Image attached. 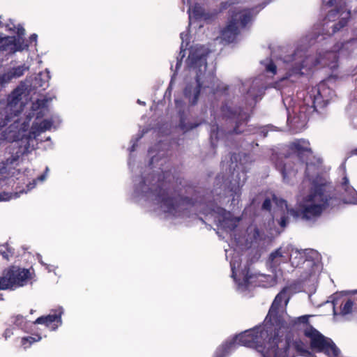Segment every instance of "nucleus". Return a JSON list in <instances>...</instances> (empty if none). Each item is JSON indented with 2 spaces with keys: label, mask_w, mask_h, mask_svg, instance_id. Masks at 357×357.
I'll use <instances>...</instances> for the list:
<instances>
[{
  "label": "nucleus",
  "mask_w": 357,
  "mask_h": 357,
  "mask_svg": "<svg viewBox=\"0 0 357 357\" xmlns=\"http://www.w3.org/2000/svg\"><path fill=\"white\" fill-rule=\"evenodd\" d=\"M32 91H12L8 96L6 107L0 111V129L7 126L10 122L13 123L8 128V135L6 139L16 141L19 138L21 130H25L31 117L35 116L36 119L43 118L47 111V99H37L32 102V115L27 116V122H24L20 126L18 116L28 103L29 98Z\"/></svg>",
  "instance_id": "2"
},
{
  "label": "nucleus",
  "mask_w": 357,
  "mask_h": 357,
  "mask_svg": "<svg viewBox=\"0 0 357 357\" xmlns=\"http://www.w3.org/2000/svg\"><path fill=\"white\" fill-rule=\"evenodd\" d=\"M191 92H192V91H188V90L183 91V96L185 98H188L191 96Z\"/></svg>",
  "instance_id": "47"
},
{
  "label": "nucleus",
  "mask_w": 357,
  "mask_h": 357,
  "mask_svg": "<svg viewBox=\"0 0 357 357\" xmlns=\"http://www.w3.org/2000/svg\"><path fill=\"white\" fill-rule=\"evenodd\" d=\"M269 259L273 263L280 264L289 260V253L288 250L285 251L282 248H280L271 253Z\"/></svg>",
  "instance_id": "24"
},
{
  "label": "nucleus",
  "mask_w": 357,
  "mask_h": 357,
  "mask_svg": "<svg viewBox=\"0 0 357 357\" xmlns=\"http://www.w3.org/2000/svg\"><path fill=\"white\" fill-rule=\"evenodd\" d=\"M239 33L237 15H231L227 25L221 31V37L223 40L231 43L236 40Z\"/></svg>",
  "instance_id": "14"
},
{
  "label": "nucleus",
  "mask_w": 357,
  "mask_h": 357,
  "mask_svg": "<svg viewBox=\"0 0 357 357\" xmlns=\"http://www.w3.org/2000/svg\"><path fill=\"white\" fill-rule=\"evenodd\" d=\"M321 61L319 60V58H314L312 56H307L305 57L304 59L302 60V61L296 64L295 66L292 68V73L302 75L305 74V73L303 71V70H305L306 72L311 71L313 68L317 66V65L320 64Z\"/></svg>",
  "instance_id": "16"
},
{
  "label": "nucleus",
  "mask_w": 357,
  "mask_h": 357,
  "mask_svg": "<svg viewBox=\"0 0 357 357\" xmlns=\"http://www.w3.org/2000/svg\"><path fill=\"white\" fill-rule=\"evenodd\" d=\"M245 178L242 182L238 181L237 185L234 188V189L232 188L231 191L234 192L235 195H238L240 193L241 187L245 183Z\"/></svg>",
  "instance_id": "40"
},
{
  "label": "nucleus",
  "mask_w": 357,
  "mask_h": 357,
  "mask_svg": "<svg viewBox=\"0 0 357 357\" xmlns=\"http://www.w3.org/2000/svg\"><path fill=\"white\" fill-rule=\"evenodd\" d=\"M24 32H25V31H24V29L22 27L18 28V29H17V35L19 36H21L24 35Z\"/></svg>",
  "instance_id": "46"
},
{
  "label": "nucleus",
  "mask_w": 357,
  "mask_h": 357,
  "mask_svg": "<svg viewBox=\"0 0 357 357\" xmlns=\"http://www.w3.org/2000/svg\"><path fill=\"white\" fill-rule=\"evenodd\" d=\"M41 340V336L40 335H35L34 336H27L24 337L21 340V344L26 349L29 347L33 342H38Z\"/></svg>",
  "instance_id": "30"
},
{
  "label": "nucleus",
  "mask_w": 357,
  "mask_h": 357,
  "mask_svg": "<svg viewBox=\"0 0 357 357\" xmlns=\"http://www.w3.org/2000/svg\"><path fill=\"white\" fill-rule=\"evenodd\" d=\"M137 102L142 105H146V103L144 102L141 101L140 100H137Z\"/></svg>",
  "instance_id": "50"
},
{
  "label": "nucleus",
  "mask_w": 357,
  "mask_h": 357,
  "mask_svg": "<svg viewBox=\"0 0 357 357\" xmlns=\"http://www.w3.org/2000/svg\"><path fill=\"white\" fill-rule=\"evenodd\" d=\"M250 278H251V276H250V275H249L248 273H247L245 274V279L246 280H249V279H250Z\"/></svg>",
  "instance_id": "48"
},
{
  "label": "nucleus",
  "mask_w": 357,
  "mask_h": 357,
  "mask_svg": "<svg viewBox=\"0 0 357 357\" xmlns=\"http://www.w3.org/2000/svg\"><path fill=\"white\" fill-rule=\"evenodd\" d=\"M175 105H176V107L179 109V110H178L179 127L182 130L186 132V131L190 130L196 128L197 126H198L199 124H197V123L188 124V123H185L186 116H185V112L181 109V107H183V102L181 100H180L178 99H176Z\"/></svg>",
  "instance_id": "21"
},
{
  "label": "nucleus",
  "mask_w": 357,
  "mask_h": 357,
  "mask_svg": "<svg viewBox=\"0 0 357 357\" xmlns=\"http://www.w3.org/2000/svg\"><path fill=\"white\" fill-rule=\"evenodd\" d=\"M49 72L40 73L26 79L25 82L21 86H17L15 89H46L49 87Z\"/></svg>",
  "instance_id": "11"
},
{
  "label": "nucleus",
  "mask_w": 357,
  "mask_h": 357,
  "mask_svg": "<svg viewBox=\"0 0 357 357\" xmlns=\"http://www.w3.org/2000/svg\"><path fill=\"white\" fill-rule=\"evenodd\" d=\"M322 91H297L296 96L301 100L300 107H305L306 111H317L327 106L328 99L324 98Z\"/></svg>",
  "instance_id": "10"
},
{
  "label": "nucleus",
  "mask_w": 357,
  "mask_h": 357,
  "mask_svg": "<svg viewBox=\"0 0 357 357\" xmlns=\"http://www.w3.org/2000/svg\"><path fill=\"white\" fill-rule=\"evenodd\" d=\"M63 314L62 308H58L54 310V314L46 316H41L36 319L34 324H43L50 328L52 330H56L61 324V315Z\"/></svg>",
  "instance_id": "15"
},
{
  "label": "nucleus",
  "mask_w": 357,
  "mask_h": 357,
  "mask_svg": "<svg viewBox=\"0 0 357 357\" xmlns=\"http://www.w3.org/2000/svg\"><path fill=\"white\" fill-rule=\"evenodd\" d=\"M306 204L301 206L295 215L305 220H315L328 208H333L340 204L335 188L330 183H314L305 198Z\"/></svg>",
  "instance_id": "3"
},
{
  "label": "nucleus",
  "mask_w": 357,
  "mask_h": 357,
  "mask_svg": "<svg viewBox=\"0 0 357 357\" xmlns=\"http://www.w3.org/2000/svg\"><path fill=\"white\" fill-rule=\"evenodd\" d=\"M188 65L192 68V80L185 89H228L218 83V79L213 72L207 70L206 55L190 52Z\"/></svg>",
  "instance_id": "5"
},
{
  "label": "nucleus",
  "mask_w": 357,
  "mask_h": 357,
  "mask_svg": "<svg viewBox=\"0 0 357 357\" xmlns=\"http://www.w3.org/2000/svg\"><path fill=\"white\" fill-rule=\"evenodd\" d=\"M1 249H0V255L4 259L8 260L10 257H13L14 255V249L9 246L8 243L3 245L1 246Z\"/></svg>",
  "instance_id": "33"
},
{
  "label": "nucleus",
  "mask_w": 357,
  "mask_h": 357,
  "mask_svg": "<svg viewBox=\"0 0 357 357\" xmlns=\"http://www.w3.org/2000/svg\"><path fill=\"white\" fill-rule=\"evenodd\" d=\"M45 175H41V176L39 177V179H40V180H41V181H43V180H44V179H45Z\"/></svg>",
  "instance_id": "53"
},
{
  "label": "nucleus",
  "mask_w": 357,
  "mask_h": 357,
  "mask_svg": "<svg viewBox=\"0 0 357 357\" xmlns=\"http://www.w3.org/2000/svg\"><path fill=\"white\" fill-rule=\"evenodd\" d=\"M220 111L223 119L234 123L233 129L228 130L229 135H240L245 131L249 116L243 108L232 107L225 103L221 106Z\"/></svg>",
  "instance_id": "7"
},
{
  "label": "nucleus",
  "mask_w": 357,
  "mask_h": 357,
  "mask_svg": "<svg viewBox=\"0 0 357 357\" xmlns=\"http://www.w3.org/2000/svg\"><path fill=\"white\" fill-rule=\"evenodd\" d=\"M53 122L52 120L44 119L40 123H33L32 128L36 129L39 132H43L51 129Z\"/></svg>",
  "instance_id": "28"
},
{
  "label": "nucleus",
  "mask_w": 357,
  "mask_h": 357,
  "mask_svg": "<svg viewBox=\"0 0 357 357\" xmlns=\"http://www.w3.org/2000/svg\"><path fill=\"white\" fill-rule=\"evenodd\" d=\"M234 268L233 266H231V269H232V271H234Z\"/></svg>",
  "instance_id": "56"
},
{
  "label": "nucleus",
  "mask_w": 357,
  "mask_h": 357,
  "mask_svg": "<svg viewBox=\"0 0 357 357\" xmlns=\"http://www.w3.org/2000/svg\"><path fill=\"white\" fill-rule=\"evenodd\" d=\"M334 315H347L352 312L354 302L349 298H344L341 293H335L332 296Z\"/></svg>",
  "instance_id": "13"
},
{
  "label": "nucleus",
  "mask_w": 357,
  "mask_h": 357,
  "mask_svg": "<svg viewBox=\"0 0 357 357\" xmlns=\"http://www.w3.org/2000/svg\"><path fill=\"white\" fill-rule=\"evenodd\" d=\"M310 315H303L291 319L289 328L296 332H302L310 339V348L319 353H324L328 357H338L340 350L329 337L324 336L310 323Z\"/></svg>",
  "instance_id": "4"
},
{
  "label": "nucleus",
  "mask_w": 357,
  "mask_h": 357,
  "mask_svg": "<svg viewBox=\"0 0 357 357\" xmlns=\"http://www.w3.org/2000/svg\"><path fill=\"white\" fill-rule=\"evenodd\" d=\"M183 56V55H182V56L180 59H177L176 65V70L178 69L181 66Z\"/></svg>",
  "instance_id": "45"
},
{
  "label": "nucleus",
  "mask_w": 357,
  "mask_h": 357,
  "mask_svg": "<svg viewBox=\"0 0 357 357\" xmlns=\"http://www.w3.org/2000/svg\"><path fill=\"white\" fill-rule=\"evenodd\" d=\"M351 153L354 154V155H357V149H354L351 151Z\"/></svg>",
  "instance_id": "52"
},
{
  "label": "nucleus",
  "mask_w": 357,
  "mask_h": 357,
  "mask_svg": "<svg viewBox=\"0 0 357 357\" xmlns=\"http://www.w3.org/2000/svg\"><path fill=\"white\" fill-rule=\"evenodd\" d=\"M26 70L24 65L10 68L6 73L0 75V89L5 88L13 79L22 76Z\"/></svg>",
  "instance_id": "18"
},
{
  "label": "nucleus",
  "mask_w": 357,
  "mask_h": 357,
  "mask_svg": "<svg viewBox=\"0 0 357 357\" xmlns=\"http://www.w3.org/2000/svg\"><path fill=\"white\" fill-rule=\"evenodd\" d=\"M16 39L15 37H5L0 39V52H14L18 48H16Z\"/></svg>",
  "instance_id": "25"
},
{
  "label": "nucleus",
  "mask_w": 357,
  "mask_h": 357,
  "mask_svg": "<svg viewBox=\"0 0 357 357\" xmlns=\"http://www.w3.org/2000/svg\"><path fill=\"white\" fill-rule=\"evenodd\" d=\"M240 333L238 335H236L231 340H228L223 344L216 350L215 355L213 357H226L227 355L234 349L236 348V344L242 345L246 347L241 341L240 340Z\"/></svg>",
  "instance_id": "17"
},
{
  "label": "nucleus",
  "mask_w": 357,
  "mask_h": 357,
  "mask_svg": "<svg viewBox=\"0 0 357 357\" xmlns=\"http://www.w3.org/2000/svg\"><path fill=\"white\" fill-rule=\"evenodd\" d=\"M231 15H237L238 23L240 22L242 27H245L251 20L250 13L232 12Z\"/></svg>",
  "instance_id": "29"
},
{
  "label": "nucleus",
  "mask_w": 357,
  "mask_h": 357,
  "mask_svg": "<svg viewBox=\"0 0 357 357\" xmlns=\"http://www.w3.org/2000/svg\"><path fill=\"white\" fill-rule=\"evenodd\" d=\"M218 126H217L215 129H213L211 130V138H213V137H215V139L218 138L217 135H218Z\"/></svg>",
  "instance_id": "41"
},
{
  "label": "nucleus",
  "mask_w": 357,
  "mask_h": 357,
  "mask_svg": "<svg viewBox=\"0 0 357 357\" xmlns=\"http://www.w3.org/2000/svg\"><path fill=\"white\" fill-rule=\"evenodd\" d=\"M289 151L296 155L301 164H305V176L311 180L319 172L318 166L314 163H309L308 160L312 155L313 151L309 140L301 138L290 142L287 145Z\"/></svg>",
  "instance_id": "6"
},
{
  "label": "nucleus",
  "mask_w": 357,
  "mask_h": 357,
  "mask_svg": "<svg viewBox=\"0 0 357 357\" xmlns=\"http://www.w3.org/2000/svg\"><path fill=\"white\" fill-rule=\"evenodd\" d=\"M167 91H166L165 96H166ZM168 92L170 93L171 90H169Z\"/></svg>",
  "instance_id": "55"
},
{
  "label": "nucleus",
  "mask_w": 357,
  "mask_h": 357,
  "mask_svg": "<svg viewBox=\"0 0 357 357\" xmlns=\"http://www.w3.org/2000/svg\"><path fill=\"white\" fill-rule=\"evenodd\" d=\"M287 288L282 289V290L280 291L275 296V298L272 303V307H275L278 308V307H280L283 301H285V303L287 304L289 299V298L287 297Z\"/></svg>",
  "instance_id": "27"
},
{
  "label": "nucleus",
  "mask_w": 357,
  "mask_h": 357,
  "mask_svg": "<svg viewBox=\"0 0 357 357\" xmlns=\"http://www.w3.org/2000/svg\"><path fill=\"white\" fill-rule=\"evenodd\" d=\"M200 92L201 91H194L193 97L192 100H190L191 105H195L197 104L200 95Z\"/></svg>",
  "instance_id": "39"
},
{
  "label": "nucleus",
  "mask_w": 357,
  "mask_h": 357,
  "mask_svg": "<svg viewBox=\"0 0 357 357\" xmlns=\"http://www.w3.org/2000/svg\"><path fill=\"white\" fill-rule=\"evenodd\" d=\"M326 56L328 58H333L334 59H337V55L334 52H327L326 53Z\"/></svg>",
  "instance_id": "42"
},
{
  "label": "nucleus",
  "mask_w": 357,
  "mask_h": 357,
  "mask_svg": "<svg viewBox=\"0 0 357 357\" xmlns=\"http://www.w3.org/2000/svg\"><path fill=\"white\" fill-rule=\"evenodd\" d=\"M289 260L291 261L293 266H299L305 261V252L296 250L292 254L289 255Z\"/></svg>",
  "instance_id": "26"
},
{
  "label": "nucleus",
  "mask_w": 357,
  "mask_h": 357,
  "mask_svg": "<svg viewBox=\"0 0 357 357\" xmlns=\"http://www.w3.org/2000/svg\"><path fill=\"white\" fill-rule=\"evenodd\" d=\"M23 319H24V318H23V317H22V316L18 315V316L17 317L16 321H19V320H22H22H23Z\"/></svg>",
  "instance_id": "49"
},
{
  "label": "nucleus",
  "mask_w": 357,
  "mask_h": 357,
  "mask_svg": "<svg viewBox=\"0 0 357 357\" xmlns=\"http://www.w3.org/2000/svg\"><path fill=\"white\" fill-rule=\"evenodd\" d=\"M294 162H286L283 165H277V168L279 169L282 174L283 181L287 183H291L298 173V168L296 167Z\"/></svg>",
  "instance_id": "20"
},
{
  "label": "nucleus",
  "mask_w": 357,
  "mask_h": 357,
  "mask_svg": "<svg viewBox=\"0 0 357 357\" xmlns=\"http://www.w3.org/2000/svg\"><path fill=\"white\" fill-rule=\"evenodd\" d=\"M8 268L15 289L26 285L32 280V273L29 269L17 266H10Z\"/></svg>",
  "instance_id": "12"
},
{
  "label": "nucleus",
  "mask_w": 357,
  "mask_h": 357,
  "mask_svg": "<svg viewBox=\"0 0 357 357\" xmlns=\"http://www.w3.org/2000/svg\"><path fill=\"white\" fill-rule=\"evenodd\" d=\"M340 185L344 190L343 202L347 204H355L357 202V192L350 185L347 175L343 176Z\"/></svg>",
  "instance_id": "19"
},
{
  "label": "nucleus",
  "mask_w": 357,
  "mask_h": 357,
  "mask_svg": "<svg viewBox=\"0 0 357 357\" xmlns=\"http://www.w3.org/2000/svg\"><path fill=\"white\" fill-rule=\"evenodd\" d=\"M352 294H357V290H354L352 291Z\"/></svg>",
  "instance_id": "54"
},
{
  "label": "nucleus",
  "mask_w": 357,
  "mask_h": 357,
  "mask_svg": "<svg viewBox=\"0 0 357 357\" xmlns=\"http://www.w3.org/2000/svg\"><path fill=\"white\" fill-rule=\"evenodd\" d=\"M336 0H322V9L326 10L334 6L328 11L323 20V34L331 36L344 28L347 24V20L342 18L337 22H334L339 17L340 10L335 6Z\"/></svg>",
  "instance_id": "8"
},
{
  "label": "nucleus",
  "mask_w": 357,
  "mask_h": 357,
  "mask_svg": "<svg viewBox=\"0 0 357 357\" xmlns=\"http://www.w3.org/2000/svg\"><path fill=\"white\" fill-rule=\"evenodd\" d=\"M37 38H38V36L36 34V33H33L32 35H31V36L29 37V40H30V42L32 43V42H36L37 40Z\"/></svg>",
  "instance_id": "44"
},
{
  "label": "nucleus",
  "mask_w": 357,
  "mask_h": 357,
  "mask_svg": "<svg viewBox=\"0 0 357 357\" xmlns=\"http://www.w3.org/2000/svg\"><path fill=\"white\" fill-rule=\"evenodd\" d=\"M180 202L183 204L188 205V206H193L194 205V201L192 198H190L188 197H181Z\"/></svg>",
  "instance_id": "38"
},
{
  "label": "nucleus",
  "mask_w": 357,
  "mask_h": 357,
  "mask_svg": "<svg viewBox=\"0 0 357 357\" xmlns=\"http://www.w3.org/2000/svg\"><path fill=\"white\" fill-rule=\"evenodd\" d=\"M169 183L163 179L161 180L160 175L158 178L157 185L151 188L150 192L162 204V206L166 208V212L172 213L178 208L179 204L176 199L169 196Z\"/></svg>",
  "instance_id": "9"
},
{
  "label": "nucleus",
  "mask_w": 357,
  "mask_h": 357,
  "mask_svg": "<svg viewBox=\"0 0 357 357\" xmlns=\"http://www.w3.org/2000/svg\"><path fill=\"white\" fill-rule=\"evenodd\" d=\"M0 290H15L9 268L4 269L0 276Z\"/></svg>",
  "instance_id": "23"
},
{
  "label": "nucleus",
  "mask_w": 357,
  "mask_h": 357,
  "mask_svg": "<svg viewBox=\"0 0 357 357\" xmlns=\"http://www.w3.org/2000/svg\"><path fill=\"white\" fill-rule=\"evenodd\" d=\"M266 72L268 73H271L272 75H275L277 73V66L274 63L273 61H271L266 66Z\"/></svg>",
  "instance_id": "35"
},
{
  "label": "nucleus",
  "mask_w": 357,
  "mask_h": 357,
  "mask_svg": "<svg viewBox=\"0 0 357 357\" xmlns=\"http://www.w3.org/2000/svg\"><path fill=\"white\" fill-rule=\"evenodd\" d=\"M268 130L266 128H261V130H260V135L263 137H266L268 135Z\"/></svg>",
  "instance_id": "43"
},
{
  "label": "nucleus",
  "mask_w": 357,
  "mask_h": 357,
  "mask_svg": "<svg viewBox=\"0 0 357 357\" xmlns=\"http://www.w3.org/2000/svg\"><path fill=\"white\" fill-rule=\"evenodd\" d=\"M240 340L246 347L255 349L263 357H287L289 342H283L281 326L266 316L262 324L241 332Z\"/></svg>",
  "instance_id": "1"
},
{
  "label": "nucleus",
  "mask_w": 357,
  "mask_h": 357,
  "mask_svg": "<svg viewBox=\"0 0 357 357\" xmlns=\"http://www.w3.org/2000/svg\"><path fill=\"white\" fill-rule=\"evenodd\" d=\"M336 78L333 76H330L325 79L320 81L317 84V89H331L333 84L335 82Z\"/></svg>",
  "instance_id": "31"
},
{
  "label": "nucleus",
  "mask_w": 357,
  "mask_h": 357,
  "mask_svg": "<svg viewBox=\"0 0 357 357\" xmlns=\"http://www.w3.org/2000/svg\"><path fill=\"white\" fill-rule=\"evenodd\" d=\"M192 15L197 20L202 19L204 15V11L200 6H195L192 10Z\"/></svg>",
  "instance_id": "34"
},
{
  "label": "nucleus",
  "mask_w": 357,
  "mask_h": 357,
  "mask_svg": "<svg viewBox=\"0 0 357 357\" xmlns=\"http://www.w3.org/2000/svg\"><path fill=\"white\" fill-rule=\"evenodd\" d=\"M172 79L171 80L170 83H169V86L167 87V90H169V89H172Z\"/></svg>",
  "instance_id": "51"
},
{
  "label": "nucleus",
  "mask_w": 357,
  "mask_h": 357,
  "mask_svg": "<svg viewBox=\"0 0 357 357\" xmlns=\"http://www.w3.org/2000/svg\"><path fill=\"white\" fill-rule=\"evenodd\" d=\"M292 346L299 356L304 357L314 356V354L309 350L307 344L300 338L294 340L292 342Z\"/></svg>",
  "instance_id": "22"
},
{
  "label": "nucleus",
  "mask_w": 357,
  "mask_h": 357,
  "mask_svg": "<svg viewBox=\"0 0 357 357\" xmlns=\"http://www.w3.org/2000/svg\"><path fill=\"white\" fill-rule=\"evenodd\" d=\"M280 91L284 104L285 105H287L289 107L293 106L294 104V98L291 96H294V91H286L287 93H285L284 91Z\"/></svg>",
  "instance_id": "32"
},
{
  "label": "nucleus",
  "mask_w": 357,
  "mask_h": 357,
  "mask_svg": "<svg viewBox=\"0 0 357 357\" xmlns=\"http://www.w3.org/2000/svg\"><path fill=\"white\" fill-rule=\"evenodd\" d=\"M262 210L271 211V200L269 198H266L261 206Z\"/></svg>",
  "instance_id": "36"
},
{
  "label": "nucleus",
  "mask_w": 357,
  "mask_h": 357,
  "mask_svg": "<svg viewBox=\"0 0 357 357\" xmlns=\"http://www.w3.org/2000/svg\"><path fill=\"white\" fill-rule=\"evenodd\" d=\"M288 222L289 217L285 214L282 215L280 220L278 221L280 226L282 228H284L288 225Z\"/></svg>",
  "instance_id": "37"
}]
</instances>
